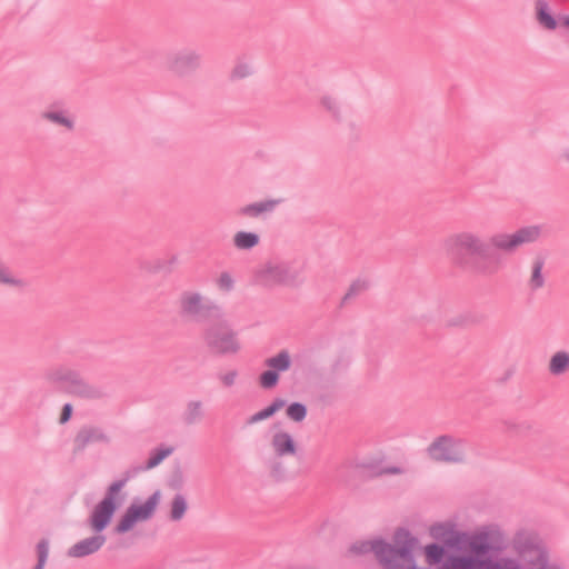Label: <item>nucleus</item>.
<instances>
[{
    "label": "nucleus",
    "mask_w": 569,
    "mask_h": 569,
    "mask_svg": "<svg viewBox=\"0 0 569 569\" xmlns=\"http://www.w3.org/2000/svg\"><path fill=\"white\" fill-rule=\"evenodd\" d=\"M541 234L539 226L522 227L515 232H496L488 239L476 229H461L443 240V250L453 266L482 277H491L505 267V254H513L520 247L536 242Z\"/></svg>",
    "instance_id": "obj_1"
},
{
    "label": "nucleus",
    "mask_w": 569,
    "mask_h": 569,
    "mask_svg": "<svg viewBox=\"0 0 569 569\" xmlns=\"http://www.w3.org/2000/svg\"><path fill=\"white\" fill-rule=\"evenodd\" d=\"M51 382L60 383L64 390L86 400H100L107 397L106 390L100 386L89 383L81 373L67 366H58L47 373Z\"/></svg>",
    "instance_id": "obj_2"
},
{
    "label": "nucleus",
    "mask_w": 569,
    "mask_h": 569,
    "mask_svg": "<svg viewBox=\"0 0 569 569\" xmlns=\"http://www.w3.org/2000/svg\"><path fill=\"white\" fill-rule=\"evenodd\" d=\"M179 315L194 322H207L223 318L222 308L194 290H184L178 298Z\"/></svg>",
    "instance_id": "obj_3"
},
{
    "label": "nucleus",
    "mask_w": 569,
    "mask_h": 569,
    "mask_svg": "<svg viewBox=\"0 0 569 569\" xmlns=\"http://www.w3.org/2000/svg\"><path fill=\"white\" fill-rule=\"evenodd\" d=\"M257 284L272 289L276 287H298L303 282L301 272L291 263L271 260L261 264L254 271Z\"/></svg>",
    "instance_id": "obj_4"
},
{
    "label": "nucleus",
    "mask_w": 569,
    "mask_h": 569,
    "mask_svg": "<svg viewBox=\"0 0 569 569\" xmlns=\"http://www.w3.org/2000/svg\"><path fill=\"white\" fill-rule=\"evenodd\" d=\"M202 338L208 350L214 356H234L241 350L238 333L222 319L208 326L203 330Z\"/></svg>",
    "instance_id": "obj_5"
},
{
    "label": "nucleus",
    "mask_w": 569,
    "mask_h": 569,
    "mask_svg": "<svg viewBox=\"0 0 569 569\" xmlns=\"http://www.w3.org/2000/svg\"><path fill=\"white\" fill-rule=\"evenodd\" d=\"M395 543L393 546L383 540V545H380V552H386L387 560V569H403L401 562H408L411 567H413V556L412 549L417 542V539L411 536L409 530L405 528H399L396 530L393 535Z\"/></svg>",
    "instance_id": "obj_6"
},
{
    "label": "nucleus",
    "mask_w": 569,
    "mask_h": 569,
    "mask_svg": "<svg viewBox=\"0 0 569 569\" xmlns=\"http://www.w3.org/2000/svg\"><path fill=\"white\" fill-rule=\"evenodd\" d=\"M465 446L463 439L442 435L428 446L427 453L436 462L462 463L466 460Z\"/></svg>",
    "instance_id": "obj_7"
},
{
    "label": "nucleus",
    "mask_w": 569,
    "mask_h": 569,
    "mask_svg": "<svg viewBox=\"0 0 569 569\" xmlns=\"http://www.w3.org/2000/svg\"><path fill=\"white\" fill-rule=\"evenodd\" d=\"M124 486L126 480L119 479L108 487L103 499L94 507L89 519L93 531L101 532L107 528L121 502L117 501V498Z\"/></svg>",
    "instance_id": "obj_8"
},
{
    "label": "nucleus",
    "mask_w": 569,
    "mask_h": 569,
    "mask_svg": "<svg viewBox=\"0 0 569 569\" xmlns=\"http://www.w3.org/2000/svg\"><path fill=\"white\" fill-rule=\"evenodd\" d=\"M161 492L156 490L142 505L131 503L114 527L118 535L130 531L138 521L150 520L160 502Z\"/></svg>",
    "instance_id": "obj_9"
},
{
    "label": "nucleus",
    "mask_w": 569,
    "mask_h": 569,
    "mask_svg": "<svg viewBox=\"0 0 569 569\" xmlns=\"http://www.w3.org/2000/svg\"><path fill=\"white\" fill-rule=\"evenodd\" d=\"M202 67V54L192 48H182L170 53L166 59V68L177 78H187Z\"/></svg>",
    "instance_id": "obj_10"
},
{
    "label": "nucleus",
    "mask_w": 569,
    "mask_h": 569,
    "mask_svg": "<svg viewBox=\"0 0 569 569\" xmlns=\"http://www.w3.org/2000/svg\"><path fill=\"white\" fill-rule=\"evenodd\" d=\"M515 551L530 563V560H538L539 552H547L537 541V538L527 531H518L512 539Z\"/></svg>",
    "instance_id": "obj_11"
},
{
    "label": "nucleus",
    "mask_w": 569,
    "mask_h": 569,
    "mask_svg": "<svg viewBox=\"0 0 569 569\" xmlns=\"http://www.w3.org/2000/svg\"><path fill=\"white\" fill-rule=\"evenodd\" d=\"M110 438L100 427L83 426L77 432L73 445L74 451H83L89 445L92 443H109Z\"/></svg>",
    "instance_id": "obj_12"
},
{
    "label": "nucleus",
    "mask_w": 569,
    "mask_h": 569,
    "mask_svg": "<svg viewBox=\"0 0 569 569\" xmlns=\"http://www.w3.org/2000/svg\"><path fill=\"white\" fill-rule=\"evenodd\" d=\"M430 536L445 542L448 547H457L467 540V533L455 530V526L449 522H439L430 527Z\"/></svg>",
    "instance_id": "obj_13"
},
{
    "label": "nucleus",
    "mask_w": 569,
    "mask_h": 569,
    "mask_svg": "<svg viewBox=\"0 0 569 569\" xmlns=\"http://www.w3.org/2000/svg\"><path fill=\"white\" fill-rule=\"evenodd\" d=\"M173 452L172 447L157 448L150 453V458L144 465L134 466L124 471L122 480H126V483L137 477L140 472L147 471L160 465L167 457H169Z\"/></svg>",
    "instance_id": "obj_14"
},
{
    "label": "nucleus",
    "mask_w": 569,
    "mask_h": 569,
    "mask_svg": "<svg viewBox=\"0 0 569 569\" xmlns=\"http://www.w3.org/2000/svg\"><path fill=\"white\" fill-rule=\"evenodd\" d=\"M41 119L59 126L63 127L68 131H72L74 129V119L70 114V112L62 108L58 103L51 104L48 109L41 112Z\"/></svg>",
    "instance_id": "obj_15"
},
{
    "label": "nucleus",
    "mask_w": 569,
    "mask_h": 569,
    "mask_svg": "<svg viewBox=\"0 0 569 569\" xmlns=\"http://www.w3.org/2000/svg\"><path fill=\"white\" fill-rule=\"evenodd\" d=\"M104 542L106 537L103 535H96L74 543L69 548L67 555L71 558H83L100 550Z\"/></svg>",
    "instance_id": "obj_16"
},
{
    "label": "nucleus",
    "mask_w": 569,
    "mask_h": 569,
    "mask_svg": "<svg viewBox=\"0 0 569 569\" xmlns=\"http://www.w3.org/2000/svg\"><path fill=\"white\" fill-rule=\"evenodd\" d=\"M271 448L277 457L295 456L297 443L292 436L286 431H278L271 438Z\"/></svg>",
    "instance_id": "obj_17"
},
{
    "label": "nucleus",
    "mask_w": 569,
    "mask_h": 569,
    "mask_svg": "<svg viewBox=\"0 0 569 569\" xmlns=\"http://www.w3.org/2000/svg\"><path fill=\"white\" fill-rule=\"evenodd\" d=\"M380 545H383L382 539H376L372 541H359L353 543L350 547V551L356 555H365L368 552H373L379 563L387 569V560L386 552H380Z\"/></svg>",
    "instance_id": "obj_18"
},
{
    "label": "nucleus",
    "mask_w": 569,
    "mask_h": 569,
    "mask_svg": "<svg viewBox=\"0 0 569 569\" xmlns=\"http://www.w3.org/2000/svg\"><path fill=\"white\" fill-rule=\"evenodd\" d=\"M280 203V200L268 199L259 202L247 204L239 210V214L257 218L263 213L272 212Z\"/></svg>",
    "instance_id": "obj_19"
},
{
    "label": "nucleus",
    "mask_w": 569,
    "mask_h": 569,
    "mask_svg": "<svg viewBox=\"0 0 569 569\" xmlns=\"http://www.w3.org/2000/svg\"><path fill=\"white\" fill-rule=\"evenodd\" d=\"M204 417V405L201 400H189L183 409L181 419L186 426H193Z\"/></svg>",
    "instance_id": "obj_20"
},
{
    "label": "nucleus",
    "mask_w": 569,
    "mask_h": 569,
    "mask_svg": "<svg viewBox=\"0 0 569 569\" xmlns=\"http://www.w3.org/2000/svg\"><path fill=\"white\" fill-rule=\"evenodd\" d=\"M485 559L467 556H451L441 569H482Z\"/></svg>",
    "instance_id": "obj_21"
},
{
    "label": "nucleus",
    "mask_w": 569,
    "mask_h": 569,
    "mask_svg": "<svg viewBox=\"0 0 569 569\" xmlns=\"http://www.w3.org/2000/svg\"><path fill=\"white\" fill-rule=\"evenodd\" d=\"M320 107L330 116L336 122H341L343 119L342 106L338 98L331 94H323L319 100Z\"/></svg>",
    "instance_id": "obj_22"
},
{
    "label": "nucleus",
    "mask_w": 569,
    "mask_h": 569,
    "mask_svg": "<svg viewBox=\"0 0 569 569\" xmlns=\"http://www.w3.org/2000/svg\"><path fill=\"white\" fill-rule=\"evenodd\" d=\"M548 370L552 376H562L569 371V352L561 350L555 352L548 365Z\"/></svg>",
    "instance_id": "obj_23"
},
{
    "label": "nucleus",
    "mask_w": 569,
    "mask_h": 569,
    "mask_svg": "<svg viewBox=\"0 0 569 569\" xmlns=\"http://www.w3.org/2000/svg\"><path fill=\"white\" fill-rule=\"evenodd\" d=\"M286 406V400L276 398L268 407L253 413L247 419V425L251 426L262 420H267Z\"/></svg>",
    "instance_id": "obj_24"
},
{
    "label": "nucleus",
    "mask_w": 569,
    "mask_h": 569,
    "mask_svg": "<svg viewBox=\"0 0 569 569\" xmlns=\"http://www.w3.org/2000/svg\"><path fill=\"white\" fill-rule=\"evenodd\" d=\"M545 260L542 258H536L531 264V274L528 280V287L530 290L536 291L545 286L546 279L542 274Z\"/></svg>",
    "instance_id": "obj_25"
},
{
    "label": "nucleus",
    "mask_w": 569,
    "mask_h": 569,
    "mask_svg": "<svg viewBox=\"0 0 569 569\" xmlns=\"http://www.w3.org/2000/svg\"><path fill=\"white\" fill-rule=\"evenodd\" d=\"M536 17L537 21L548 30L557 28V21L549 12V6L545 0L536 1Z\"/></svg>",
    "instance_id": "obj_26"
},
{
    "label": "nucleus",
    "mask_w": 569,
    "mask_h": 569,
    "mask_svg": "<svg viewBox=\"0 0 569 569\" xmlns=\"http://www.w3.org/2000/svg\"><path fill=\"white\" fill-rule=\"evenodd\" d=\"M488 539V535L485 532V530H481L471 536L469 539V548L471 552L476 556L487 555L492 548V546L489 545Z\"/></svg>",
    "instance_id": "obj_27"
},
{
    "label": "nucleus",
    "mask_w": 569,
    "mask_h": 569,
    "mask_svg": "<svg viewBox=\"0 0 569 569\" xmlns=\"http://www.w3.org/2000/svg\"><path fill=\"white\" fill-rule=\"evenodd\" d=\"M260 238L254 232L238 231L233 236V246L239 250H250L258 246Z\"/></svg>",
    "instance_id": "obj_28"
},
{
    "label": "nucleus",
    "mask_w": 569,
    "mask_h": 569,
    "mask_svg": "<svg viewBox=\"0 0 569 569\" xmlns=\"http://www.w3.org/2000/svg\"><path fill=\"white\" fill-rule=\"evenodd\" d=\"M264 365L276 372L287 371L291 366V358L287 350H281L274 357L266 359Z\"/></svg>",
    "instance_id": "obj_29"
},
{
    "label": "nucleus",
    "mask_w": 569,
    "mask_h": 569,
    "mask_svg": "<svg viewBox=\"0 0 569 569\" xmlns=\"http://www.w3.org/2000/svg\"><path fill=\"white\" fill-rule=\"evenodd\" d=\"M483 530L488 535L489 545L492 546L491 550L501 551L507 547L506 536L499 527L491 526Z\"/></svg>",
    "instance_id": "obj_30"
},
{
    "label": "nucleus",
    "mask_w": 569,
    "mask_h": 569,
    "mask_svg": "<svg viewBox=\"0 0 569 569\" xmlns=\"http://www.w3.org/2000/svg\"><path fill=\"white\" fill-rule=\"evenodd\" d=\"M188 509V503L183 495L177 493L170 503V520L180 521Z\"/></svg>",
    "instance_id": "obj_31"
},
{
    "label": "nucleus",
    "mask_w": 569,
    "mask_h": 569,
    "mask_svg": "<svg viewBox=\"0 0 569 569\" xmlns=\"http://www.w3.org/2000/svg\"><path fill=\"white\" fill-rule=\"evenodd\" d=\"M482 569H521V566L518 560L505 557L498 561L485 559Z\"/></svg>",
    "instance_id": "obj_32"
},
{
    "label": "nucleus",
    "mask_w": 569,
    "mask_h": 569,
    "mask_svg": "<svg viewBox=\"0 0 569 569\" xmlns=\"http://www.w3.org/2000/svg\"><path fill=\"white\" fill-rule=\"evenodd\" d=\"M445 552V548L438 543H430L425 548L426 560L429 565L440 563L443 559Z\"/></svg>",
    "instance_id": "obj_33"
},
{
    "label": "nucleus",
    "mask_w": 569,
    "mask_h": 569,
    "mask_svg": "<svg viewBox=\"0 0 569 569\" xmlns=\"http://www.w3.org/2000/svg\"><path fill=\"white\" fill-rule=\"evenodd\" d=\"M368 288H369V281H367L365 279H357V280H355L350 284V287H349L348 291L346 292V295L343 296L342 303H346L347 301L358 297L359 295L365 292Z\"/></svg>",
    "instance_id": "obj_34"
},
{
    "label": "nucleus",
    "mask_w": 569,
    "mask_h": 569,
    "mask_svg": "<svg viewBox=\"0 0 569 569\" xmlns=\"http://www.w3.org/2000/svg\"><path fill=\"white\" fill-rule=\"evenodd\" d=\"M286 415L290 420L301 422L307 417V407L301 402H292L287 407Z\"/></svg>",
    "instance_id": "obj_35"
},
{
    "label": "nucleus",
    "mask_w": 569,
    "mask_h": 569,
    "mask_svg": "<svg viewBox=\"0 0 569 569\" xmlns=\"http://www.w3.org/2000/svg\"><path fill=\"white\" fill-rule=\"evenodd\" d=\"M49 540L43 538L36 546L38 562L33 569H43L49 556Z\"/></svg>",
    "instance_id": "obj_36"
},
{
    "label": "nucleus",
    "mask_w": 569,
    "mask_h": 569,
    "mask_svg": "<svg viewBox=\"0 0 569 569\" xmlns=\"http://www.w3.org/2000/svg\"><path fill=\"white\" fill-rule=\"evenodd\" d=\"M530 565H532V569H563L561 565L549 561L548 552H539L538 560L531 559Z\"/></svg>",
    "instance_id": "obj_37"
},
{
    "label": "nucleus",
    "mask_w": 569,
    "mask_h": 569,
    "mask_svg": "<svg viewBox=\"0 0 569 569\" xmlns=\"http://www.w3.org/2000/svg\"><path fill=\"white\" fill-rule=\"evenodd\" d=\"M279 381V373L269 369L261 373L259 378L260 386L264 389H271L277 386Z\"/></svg>",
    "instance_id": "obj_38"
},
{
    "label": "nucleus",
    "mask_w": 569,
    "mask_h": 569,
    "mask_svg": "<svg viewBox=\"0 0 569 569\" xmlns=\"http://www.w3.org/2000/svg\"><path fill=\"white\" fill-rule=\"evenodd\" d=\"M219 290L230 292L234 288V280L229 272H221L217 279Z\"/></svg>",
    "instance_id": "obj_39"
},
{
    "label": "nucleus",
    "mask_w": 569,
    "mask_h": 569,
    "mask_svg": "<svg viewBox=\"0 0 569 569\" xmlns=\"http://www.w3.org/2000/svg\"><path fill=\"white\" fill-rule=\"evenodd\" d=\"M252 74V68L250 64L240 62L231 71V79H244Z\"/></svg>",
    "instance_id": "obj_40"
},
{
    "label": "nucleus",
    "mask_w": 569,
    "mask_h": 569,
    "mask_svg": "<svg viewBox=\"0 0 569 569\" xmlns=\"http://www.w3.org/2000/svg\"><path fill=\"white\" fill-rule=\"evenodd\" d=\"M270 475L277 481L283 480L286 478V468L283 467L282 462H272L270 466Z\"/></svg>",
    "instance_id": "obj_41"
},
{
    "label": "nucleus",
    "mask_w": 569,
    "mask_h": 569,
    "mask_svg": "<svg viewBox=\"0 0 569 569\" xmlns=\"http://www.w3.org/2000/svg\"><path fill=\"white\" fill-rule=\"evenodd\" d=\"M238 377L237 370H230L226 373L219 376V380L223 385V387L230 388L236 383V379Z\"/></svg>",
    "instance_id": "obj_42"
},
{
    "label": "nucleus",
    "mask_w": 569,
    "mask_h": 569,
    "mask_svg": "<svg viewBox=\"0 0 569 569\" xmlns=\"http://www.w3.org/2000/svg\"><path fill=\"white\" fill-rule=\"evenodd\" d=\"M72 415V406L70 403H66L62 407V411L59 418L60 423H66L70 420Z\"/></svg>",
    "instance_id": "obj_43"
},
{
    "label": "nucleus",
    "mask_w": 569,
    "mask_h": 569,
    "mask_svg": "<svg viewBox=\"0 0 569 569\" xmlns=\"http://www.w3.org/2000/svg\"><path fill=\"white\" fill-rule=\"evenodd\" d=\"M561 26L565 27L569 31V16H563L560 19Z\"/></svg>",
    "instance_id": "obj_44"
},
{
    "label": "nucleus",
    "mask_w": 569,
    "mask_h": 569,
    "mask_svg": "<svg viewBox=\"0 0 569 569\" xmlns=\"http://www.w3.org/2000/svg\"><path fill=\"white\" fill-rule=\"evenodd\" d=\"M561 158L563 160H566L567 162H569V149H566V150L562 151Z\"/></svg>",
    "instance_id": "obj_45"
},
{
    "label": "nucleus",
    "mask_w": 569,
    "mask_h": 569,
    "mask_svg": "<svg viewBox=\"0 0 569 569\" xmlns=\"http://www.w3.org/2000/svg\"><path fill=\"white\" fill-rule=\"evenodd\" d=\"M387 472H389V473H399L400 469L399 468H390V469H388Z\"/></svg>",
    "instance_id": "obj_46"
}]
</instances>
